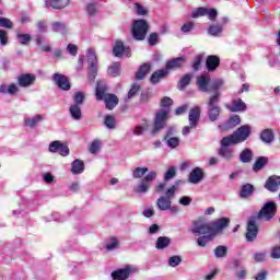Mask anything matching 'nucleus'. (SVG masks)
Masks as SVG:
<instances>
[{
  "label": "nucleus",
  "mask_w": 280,
  "mask_h": 280,
  "mask_svg": "<svg viewBox=\"0 0 280 280\" xmlns=\"http://www.w3.org/2000/svg\"><path fill=\"white\" fill-rule=\"evenodd\" d=\"M40 121H43V115H36L33 118H25V125L30 126V128H34V126H37Z\"/></svg>",
  "instance_id": "ea45409f"
},
{
  "label": "nucleus",
  "mask_w": 280,
  "mask_h": 280,
  "mask_svg": "<svg viewBox=\"0 0 280 280\" xmlns=\"http://www.w3.org/2000/svg\"><path fill=\"white\" fill-rule=\"evenodd\" d=\"M189 82H191V74H185L178 82L177 89L179 91H184L185 88L189 86Z\"/></svg>",
  "instance_id": "a19ab883"
},
{
  "label": "nucleus",
  "mask_w": 280,
  "mask_h": 280,
  "mask_svg": "<svg viewBox=\"0 0 280 280\" xmlns=\"http://www.w3.org/2000/svg\"><path fill=\"white\" fill-rule=\"evenodd\" d=\"M156 171H151L142 178L141 183L135 187L133 191L136 194H148L150 190V183H154V180H156Z\"/></svg>",
  "instance_id": "6e6552de"
},
{
  "label": "nucleus",
  "mask_w": 280,
  "mask_h": 280,
  "mask_svg": "<svg viewBox=\"0 0 280 280\" xmlns=\"http://www.w3.org/2000/svg\"><path fill=\"white\" fill-rule=\"evenodd\" d=\"M141 90V86L137 83L132 84L131 89L128 92V100H132L137 93Z\"/></svg>",
  "instance_id": "6e6d98bb"
},
{
  "label": "nucleus",
  "mask_w": 280,
  "mask_h": 280,
  "mask_svg": "<svg viewBox=\"0 0 280 280\" xmlns=\"http://www.w3.org/2000/svg\"><path fill=\"white\" fill-rule=\"evenodd\" d=\"M191 233H194V235H213V230L208 223L195 221L192 223Z\"/></svg>",
  "instance_id": "9b49d317"
},
{
  "label": "nucleus",
  "mask_w": 280,
  "mask_h": 280,
  "mask_svg": "<svg viewBox=\"0 0 280 280\" xmlns=\"http://www.w3.org/2000/svg\"><path fill=\"white\" fill-rule=\"evenodd\" d=\"M130 272H132V267L127 266L124 269H118L112 273L114 280H126L130 277Z\"/></svg>",
  "instance_id": "4be33fe9"
},
{
  "label": "nucleus",
  "mask_w": 280,
  "mask_h": 280,
  "mask_svg": "<svg viewBox=\"0 0 280 280\" xmlns=\"http://www.w3.org/2000/svg\"><path fill=\"white\" fill-rule=\"evenodd\" d=\"M253 161V151L250 149H245L240 154L241 163H250Z\"/></svg>",
  "instance_id": "72a5a7b5"
},
{
  "label": "nucleus",
  "mask_w": 280,
  "mask_h": 280,
  "mask_svg": "<svg viewBox=\"0 0 280 280\" xmlns=\"http://www.w3.org/2000/svg\"><path fill=\"white\" fill-rule=\"evenodd\" d=\"M183 182L178 180L173 185L171 188H168L165 192L164 198H168V200H172L176 194V189H178V185H180Z\"/></svg>",
  "instance_id": "c03bdc74"
},
{
  "label": "nucleus",
  "mask_w": 280,
  "mask_h": 280,
  "mask_svg": "<svg viewBox=\"0 0 280 280\" xmlns=\"http://www.w3.org/2000/svg\"><path fill=\"white\" fill-rule=\"evenodd\" d=\"M185 62H187L186 57L173 58L166 62V68L164 70L168 72L172 71V69H180Z\"/></svg>",
  "instance_id": "dca6fc26"
},
{
  "label": "nucleus",
  "mask_w": 280,
  "mask_h": 280,
  "mask_svg": "<svg viewBox=\"0 0 280 280\" xmlns=\"http://www.w3.org/2000/svg\"><path fill=\"white\" fill-rule=\"evenodd\" d=\"M180 261H183L180 256H173L168 259V266H171L172 268H176V266L180 265Z\"/></svg>",
  "instance_id": "bf43d9fd"
},
{
  "label": "nucleus",
  "mask_w": 280,
  "mask_h": 280,
  "mask_svg": "<svg viewBox=\"0 0 280 280\" xmlns=\"http://www.w3.org/2000/svg\"><path fill=\"white\" fill-rule=\"evenodd\" d=\"M170 119V109L162 108L155 113L154 124L152 133L156 135V132H161L165 126H167V120Z\"/></svg>",
  "instance_id": "20e7f679"
},
{
  "label": "nucleus",
  "mask_w": 280,
  "mask_h": 280,
  "mask_svg": "<svg viewBox=\"0 0 280 280\" xmlns=\"http://www.w3.org/2000/svg\"><path fill=\"white\" fill-rule=\"evenodd\" d=\"M16 40L20 43V45H30V43L32 42V35L18 33Z\"/></svg>",
  "instance_id": "58836bf2"
},
{
  "label": "nucleus",
  "mask_w": 280,
  "mask_h": 280,
  "mask_svg": "<svg viewBox=\"0 0 280 280\" xmlns=\"http://www.w3.org/2000/svg\"><path fill=\"white\" fill-rule=\"evenodd\" d=\"M277 214V203L273 201L265 203L261 210L258 212L256 217H250L247 221V232L245 237L248 242H255L257 240V235L259 234V225L257 224L259 220H265L266 222H270L272 218Z\"/></svg>",
  "instance_id": "f257e3e1"
},
{
  "label": "nucleus",
  "mask_w": 280,
  "mask_h": 280,
  "mask_svg": "<svg viewBox=\"0 0 280 280\" xmlns=\"http://www.w3.org/2000/svg\"><path fill=\"white\" fill-rule=\"evenodd\" d=\"M74 104H77V106H80V104H84V93L82 92H77L74 94Z\"/></svg>",
  "instance_id": "680f3d73"
},
{
  "label": "nucleus",
  "mask_w": 280,
  "mask_h": 280,
  "mask_svg": "<svg viewBox=\"0 0 280 280\" xmlns=\"http://www.w3.org/2000/svg\"><path fill=\"white\" fill-rule=\"evenodd\" d=\"M202 178H205V173L202 172V168L195 167L188 178V183H191L192 185H198V183H201Z\"/></svg>",
  "instance_id": "f3484780"
},
{
  "label": "nucleus",
  "mask_w": 280,
  "mask_h": 280,
  "mask_svg": "<svg viewBox=\"0 0 280 280\" xmlns=\"http://www.w3.org/2000/svg\"><path fill=\"white\" fill-rule=\"evenodd\" d=\"M214 237V235H203L197 240V244L198 246L205 248V246H207V243L211 242V240H213Z\"/></svg>",
  "instance_id": "3c124183"
},
{
  "label": "nucleus",
  "mask_w": 280,
  "mask_h": 280,
  "mask_svg": "<svg viewBox=\"0 0 280 280\" xmlns=\"http://www.w3.org/2000/svg\"><path fill=\"white\" fill-rule=\"evenodd\" d=\"M49 152H58L61 156L69 155V147L60 141H52L49 145Z\"/></svg>",
  "instance_id": "2eb2a0df"
},
{
  "label": "nucleus",
  "mask_w": 280,
  "mask_h": 280,
  "mask_svg": "<svg viewBox=\"0 0 280 280\" xmlns=\"http://www.w3.org/2000/svg\"><path fill=\"white\" fill-rule=\"evenodd\" d=\"M172 178H176V166H170L166 173L164 174V180H172Z\"/></svg>",
  "instance_id": "09e8293b"
},
{
  "label": "nucleus",
  "mask_w": 280,
  "mask_h": 280,
  "mask_svg": "<svg viewBox=\"0 0 280 280\" xmlns=\"http://www.w3.org/2000/svg\"><path fill=\"white\" fill-rule=\"evenodd\" d=\"M220 143L221 147L218 150V155L222 156V159H225V161L233 160L235 151L232 148H230V145H235L234 142H232L230 138L224 137L222 138Z\"/></svg>",
  "instance_id": "423d86ee"
},
{
  "label": "nucleus",
  "mask_w": 280,
  "mask_h": 280,
  "mask_svg": "<svg viewBox=\"0 0 280 280\" xmlns=\"http://www.w3.org/2000/svg\"><path fill=\"white\" fill-rule=\"evenodd\" d=\"M226 253H229V249L226 248V246L219 245L214 249V256L217 257V259H221L222 257H225Z\"/></svg>",
  "instance_id": "a18cd8bd"
},
{
  "label": "nucleus",
  "mask_w": 280,
  "mask_h": 280,
  "mask_svg": "<svg viewBox=\"0 0 280 280\" xmlns=\"http://www.w3.org/2000/svg\"><path fill=\"white\" fill-rule=\"evenodd\" d=\"M253 191H255V186H253L252 184H245L241 188L240 196L241 198H248L253 196Z\"/></svg>",
  "instance_id": "7c9ffc66"
},
{
  "label": "nucleus",
  "mask_w": 280,
  "mask_h": 280,
  "mask_svg": "<svg viewBox=\"0 0 280 280\" xmlns=\"http://www.w3.org/2000/svg\"><path fill=\"white\" fill-rule=\"evenodd\" d=\"M54 82L57 84L61 91H69L71 90V83H69V79L65 74L55 73L52 75Z\"/></svg>",
  "instance_id": "ddd939ff"
},
{
  "label": "nucleus",
  "mask_w": 280,
  "mask_h": 280,
  "mask_svg": "<svg viewBox=\"0 0 280 280\" xmlns=\"http://www.w3.org/2000/svg\"><path fill=\"white\" fill-rule=\"evenodd\" d=\"M172 104H174V101L167 96H165L161 100L162 108H167L170 110V106H172Z\"/></svg>",
  "instance_id": "052dcab7"
},
{
  "label": "nucleus",
  "mask_w": 280,
  "mask_h": 280,
  "mask_svg": "<svg viewBox=\"0 0 280 280\" xmlns=\"http://www.w3.org/2000/svg\"><path fill=\"white\" fill-rule=\"evenodd\" d=\"M67 51L70 54V56H78V46L74 44H69L67 47Z\"/></svg>",
  "instance_id": "0e129e2a"
},
{
  "label": "nucleus",
  "mask_w": 280,
  "mask_h": 280,
  "mask_svg": "<svg viewBox=\"0 0 280 280\" xmlns=\"http://www.w3.org/2000/svg\"><path fill=\"white\" fill-rule=\"evenodd\" d=\"M224 84V81L223 80H217L214 82H212L210 85H209V91L211 93V95H215V93H220V89H222V85Z\"/></svg>",
  "instance_id": "4c0bfd02"
},
{
  "label": "nucleus",
  "mask_w": 280,
  "mask_h": 280,
  "mask_svg": "<svg viewBox=\"0 0 280 280\" xmlns=\"http://www.w3.org/2000/svg\"><path fill=\"white\" fill-rule=\"evenodd\" d=\"M189 126L190 128H196L198 126V122L200 121V107L196 106L189 112Z\"/></svg>",
  "instance_id": "6ab92c4d"
},
{
  "label": "nucleus",
  "mask_w": 280,
  "mask_h": 280,
  "mask_svg": "<svg viewBox=\"0 0 280 280\" xmlns=\"http://www.w3.org/2000/svg\"><path fill=\"white\" fill-rule=\"evenodd\" d=\"M0 27L12 30V27H14V23H12V21L8 18L0 16Z\"/></svg>",
  "instance_id": "864d4df0"
},
{
  "label": "nucleus",
  "mask_w": 280,
  "mask_h": 280,
  "mask_svg": "<svg viewBox=\"0 0 280 280\" xmlns=\"http://www.w3.org/2000/svg\"><path fill=\"white\" fill-rule=\"evenodd\" d=\"M222 25L220 24H212L209 28H208V34H210L211 36H220L222 34Z\"/></svg>",
  "instance_id": "37998d69"
},
{
  "label": "nucleus",
  "mask_w": 280,
  "mask_h": 280,
  "mask_svg": "<svg viewBox=\"0 0 280 280\" xmlns=\"http://www.w3.org/2000/svg\"><path fill=\"white\" fill-rule=\"evenodd\" d=\"M211 82V77L209 75H201L197 78V86H199V90L203 93H210L211 90H209V83Z\"/></svg>",
  "instance_id": "b1692460"
},
{
  "label": "nucleus",
  "mask_w": 280,
  "mask_h": 280,
  "mask_svg": "<svg viewBox=\"0 0 280 280\" xmlns=\"http://www.w3.org/2000/svg\"><path fill=\"white\" fill-rule=\"evenodd\" d=\"M70 114H71V117H73L77 120L82 119V109L80 108V105H78V104L70 106Z\"/></svg>",
  "instance_id": "e433bc0d"
},
{
  "label": "nucleus",
  "mask_w": 280,
  "mask_h": 280,
  "mask_svg": "<svg viewBox=\"0 0 280 280\" xmlns=\"http://www.w3.org/2000/svg\"><path fill=\"white\" fill-rule=\"evenodd\" d=\"M135 10L139 16H145V14H148V9H145V7L141 5L140 3L135 4Z\"/></svg>",
  "instance_id": "4d7b16f0"
},
{
  "label": "nucleus",
  "mask_w": 280,
  "mask_h": 280,
  "mask_svg": "<svg viewBox=\"0 0 280 280\" xmlns=\"http://www.w3.org/2000/svg\"><path fill=\"white\" fill-rule=\"evenodd\" d=\"M200 16H208L210 21L218 19V10L205 7L197 8L191 13V19H200Z\"/></svg>",
  "instance_id": "9d476101"
},
{
  "label": "nucleus",
  "mask_w": 280,
  "mask_h": 280,
  "mask_svg": "<svg viewBox=\"0 0 280 280\" xmlns=\"http://www.w3.org/2000/svg\"><path fill=\"white\" fill-rule=\"evenodd\" d=\"M229 224H231V220L229 218L223 217L218 219L210 225L212 229V235L215 237V235H218V233H222V231H224Z\"/></svg>",
  "instance_id": "f8f14e48"
},
{
  "label": "nucleus",
  "mask_w": 280,
  "mask_h": 280,
  "mask_svg": "<svg viewBox=\"0 0 280 280\" xmlns=\"http://www.w3.org/2000/svg\"><path fill=\"white\" fill-rule=\"evenodd\" d=\"M86 56L90 69L88 78L89 80H95V77L97 75V56L95 55V50L89 48Z\"/></svg>",
  "instance_id": "1a4fd4ad"
},
{
  "label": "nucleus",
  "mask_w": 280,
  "mask_h": 280,
  "mask_svg": "<svg viewBox=\"0 0 280 280\" xmlns=\"http://www.w3.org/2000/svg\"><path fill=\"white\" fill-rule=\"evenodd\" d=\"M119 246V241L116 237H112L109 242L106 244L107 250H115Z\"/></svg>",
  "instance_id": "13d9d810"
},
{
  "label": "nucleus",
  "mask_w": 280,
  "mask_h": 280,
  "mask_svg": "<svg viewBox=\"0 0 280 280\" xmlns=\"http://www.w3.org/2000/svg\"><path fill=\"white\" fill-rule=\"evenodd\" d=\"M220 97H222L221 92H215L214 94H211L208 98V117L210 121H218V117H220Z\"/></svg>",
  "instance_id": "7ed1b4c3"
},
{
  "label": "nucleus",
  "mask_w": 280,
  "mask_h": 280,
  "mask_svg": "<svg viewBox=\"0 0 280 280\" xmlns=\"http://www.w3.org/2000/svg\"><path fill=\"white\" fill-rule=\"evenodd\" d=\"M150 69H152L150 63H143L136 73V80H143L150 73Z\"/></svg>",
  "instance_id": "c85d7f7f"
},
{
  "label": "nucleus",
  "mask_w": 280,
  "mask_h": 280,
  "mask_svg": "<svg viewBox=\"0 0 280 280\" xmlns=\"http://www.w3.org/2000/svg\"><path fill=\"white\" fill-rule=\"evenodd\" d=\"M148 128V124H144V126H137L135 129H133V135H142L143 132H145V129Z\"/></svg>",
  "instance_id": "774afa93"
},
{
  "label": "nucleus",
  "mask_w": 280,
  "mask_h": 280,
  "mask_svg": "<svg viewBox=\"0 0 280 280\" xmlns=\"http://www.w3.org/2000/svg\"><path fill=\"white\" fill-rule=\"evenodd\" d=\"M114 56L116 58H121V56H126V58H130L132 56L130 47L124 46V42H116L114 49H113Z\"/></svg>",
  "instance_id": "4468645a"
},
{
  "label": "nucleus",
  "mask_w": 280,
  "mask_h": 280,
  "mask_svg": "<svg viewBox=\"0 0 280 280\" xmlns=\"http://www.w3.org/2000/svg\"><path fill=\"white\" fill-rule=\"evenodd\" d=\"M148 174V167H136L132 172L133 178H143Z\"/></svg>",
  "instance_id": "49530a36"
},
{
  "label": "nucleus",
  "mask_w": 280,
  "mask_h": 280,
  "mask_svg": "<svg viewBox=\"0 0 280 280\" xmlns=\"http://www.w3.org/2000/svg\"><path fill=\"white\" fill-rule=\"evenodd\" d=\"M194 22H187L182 26V32L187 34V32H191L194 30Z\"/></svg>",
  "instance_id": "69168bd1"
},
{
  "label": "nucleus",
  "mask_w": 280,
  "mask_h": 280,
  "mask_svg": "<svg viewBox=\"0 0 280 280\" xmlns=\"http://www.w3.org/2000/svg\"><path fill=\"white\" fill-rule=\"evenodd\" d=\"M108 75H110L112 78H117V75H119L120 73V69H119V63L115 62L113 63L107 71Z\"/></svg>",
  "instance_id": "de8ad7c7"
},
{
  "label": "nucleus",
  "mask_w": 280,
  "mask_h": 280,
  "mask_svg": "<svg viewBox=\"0 0 280 280\" xmlns=\"http://www.w3.org/2000/svg\"><path fill=\"white\" fill-rule=\"evenodd\" d=\"M240 124H242V119L240 116L234 115L224 124V129L231 130V128H235V126H240Z\"/></svg>",
  "instance_id": "2f4dec72"
},
{
  "label": "nucleus",
  "mask_w": 280,
  "mask_h": 280,
  "mask_svg": "<svg viewBox=\"0 0 280 280\" xmlns=\"http://www.w3.org/2000/svg\"><path fill=\"white\" fill-rule=\"evenodd\" d=\"M265 187L268 189V191H279L280 187V177L277 175L270 176L265 184Z\"/></svg>",
  "instance_id": "aec40b11"
},
{
  "label": "nucleus",
  "mask_w": 280,
  "mask_h": 280,
  "mask_svg": "<svg viewBox=\"0 0 280 280\" xmlns=\"http://www.w3.org/2000/svg\"><path fill=\"white\" fill-rule=\"evenodd\" d=\"M248 137H250V126L248 125H244L232 135L226 136V138L230 139V141L235 145H237V143H244Z\"/></svg>",
  "instance_id": "39448f33"
},
{
  "label": "nucleus",
  "mask_w": 280,
  "mask_h": 280,
  "mask_svg": "<svg viewBox=\"0 0 280 280\" xmlns=\"http://www.w3.org/2000/svg\"><path fill=\"white\" fill-rule=\"evenodd\" d=\"M34 82H36V75L34 74L26 73L18 77L19 86H23V88L32 86Z\"/></svg>",
  "instance_id": "a211bd4d"
},
{
  "label": "nucleus",
  "mask_w": 280,
  "mask_h": 280,
  "mask_svg": "<svg viewBox=\"0 0 280 280\" xmlns=\"http://www.w3.org/2000/svg\"><path fill=\"white\" fill-rule=\"evenodd\" d=\"M170 72H167V70L165 69H161V70H158L155 71L151 78H150V82L151 84H159L161 82V80H163V78H166V75L168 74Z\"/></svg>",
  "instance_id": "bb28decb"
},
{
  "label": "nucleus",
  "mask_w": 280,
  "mask_h": 280,
  "mask_svg": "<svg viewBox=\"0 0 280 280\" xmlns=\"http://www.w3.org/2000/svg\"><path fill=\"white\" fill-rule=\"evenodd\" d=\"M100 148H102V141L94 140L90 145L91 154H97V152H100Z\"/></svg>",
  "instance_id": "5fc2aeb1"
},
{
  "label": "nucleus",
  "mask_w": 280,
  "mask_h": 280,
  "mask_svg": "<svg viewBox=\"0 0 280 280\" xmlns=\"http://www.w3.org/2000/svg\"><path fill=\"white\" fill-rule=\"evenodd\" d=\"M270 257L272 259H280V246H275L271 249Z\"/></svg>",
  "instance_id": "e2e57ef3"
},
{
  "label": "nucleus",
  "mask_w": 280,
  "mask_h": 280,
  "mask_svg": "<svg viewBox=\"0 0 280 280\" xmlns=\"http://www.w3.org/2000/svg\"><path fill=\"white\" fill-rule=\"evenodd\" d=\"M10 43V37L8 35V31L5 30H0V45L2 47H5Z\"/></svg>",
  "instance_id": "603ef678"
},
{
  "label": "nucleus",
  "mask_w": 280,
  "mask_h": 280,
  "mask_svg": "<svg viewBox=\"0 0 280 280\" xmlns=\"http://www.w3.org/2000/svg\"><path fill=\"white\" fill-rule=\"evenodd\" d=\"M170 244H172V240L167 236H160L158 237V241L155 243V248H158V250H163L165 248H167V246H170Z\"/></svg>",
  "instance_id": "cd10ccee"
},
{
  "label": "nucleus",
  "mask_w": 280,
  "mask_h": 280,
  "mask_svg": "<svg viewBox=\"0 0 280 280\" xmlns=\"http://www.w3.org/2000/svg\"><path fill=\"white\" fill-rule=\"evenodd\" d=\"M72 174H82L84 172V162L82 160H74L71 167Z\"/></svg>",
  "instance_id": "473e14b6"
},
{
  "label": "nucleus",
  "mask_w": 280,
  "mask_h": 280,
  "mask_svg": "<svg viewBox=\"0 0 280 280\" xmlns=\"http://www.w3.org/2000/svg\"><path fill=\"white\" fill-rule=\"evenodd\" d=\"M226 108L231 110V113H242L246 110V103L242 101V98L234 100L231 105H226Z\"/></svg>",
  "instance_id": "5701e85b"
},
{
  "label": "nucleus",
  "mask_w": 280,
  "mask_h": 280,
  "mask_svg": "<svg viewBox=\"0 0 280 280\" xmlns=\"http://www.w3.org/2000/svg\"><path fill=\"white\" fill-rule=\"evenodd\" d=\"M206 67L208 71H215L220 67V57L210 55L207 57Z\"/></svg>",
  "instance_id": "393cba45"
},
{
  "label": "nucleus",
  "mask_w": 280,
  "mask_h": 280,
  "mask_svg": "<svg viewBox=\"0 0 280 280\" xmlns=\"http://www.w3.org/2000/svg\"><path fill=\"white\" fill-rule=\"evenodd\" d=\"M104 125L109 130H115V128H117V120H115L114 116L107 115L105 117Z\"/></svg>",
  "instance_id": "79ce46f5"
},
{
  "label": "nucleus",
  "mask_w": 280,
  "mask_h": 280,
  "mask_svg": "<svg viewBox=\"0 0 280 280\" xmlns=\"http://www.w3.org/2000/svg\"><path fill=\"white\" fill-rule=\"evenodd\" d=\"M71 0H46V8H52V10H62L69 5Z\"/></svg>",
  "instance_id": "412c9836"
},
{
  "label": "nucleus",
  "mask_w": 280,
  "mask_h": 280,
  "mask_svg": "<svg viewBox=\"0 0 280 280\" xmlns=\"http://www.w3.org/2000/svg\"><path fill=\"white\" fill-rule=\"evenodd\" d=\"M148 22L145 20H137L133 22L132 35L136 40H144L148 34Z\"/></svg>",
  "instance_id": "0eeeda50"
},
{
  "label": "nucleus",
  "mask_w": 280,
  "mask_h": 280,
  "mask_svg": "<svg viewBox=\"0 0 280 280\" xmlns=\"http://www.w3.org/2000/svg\"><path fill=\"white\" fill-rule=\"evenodd\" d=\"M156 205L160 211H168L172 207V199L162 196L158 199Z\"/></svg>",
  "instance_id": "a878e982"
},
{
  "label": "nucleus",
  "mask_w": 280,
  "mask_h": 280,
  "mask_svg": "<svg viewBox=\"0 0 280 280\" xmlns=\"http://www.w3.org/2000/svg\"><path fill=\"white\" fill-rule=\"evenodd\" d=\"M51 28L52 32H57L59 34H67V32H69V30L67 28V24L62 23V22H54L51 24Z\"/></svg>",
  "instance_id": "f704fd0d"
},
{
  "label": "nucleus",
  "mask_w": 280,
  "mask_h": 280,
  "mask_svg": "<svg viewBox=\"0 0 280 280\" xmlns=\"http://www.w3.org/2000/svg\"><path fill=\"white\" fill-rule=\"evenodd\" d=\"M96 100H104L105 106L108 110H113V108L119 104L117 95L106 93V85H101L100 83H97L96 86Z\"/></svg>",
  "instance_id": "f03ea898"
},
{
  "label": "nucleus",
  "mask_w": 280,
  "mask_h": 280,
  "mask_svg": "<svg viewBox=\"0 0 280 280\" xmlns=\"http://www.w3.org/2000/svg\"><path fill=\"white\" fill-rule=\"evenodd\" d=\"M179 205H183V207H189L191 205V197L183 196L179 199Z\"/></svg>",
  "instance_id": "338daca9"
},
{
  "label": "nucleus",
  "mask_w": 280,
  "mask_h": 280,
  "mask_svg": "<svg viewBox=\"0 0 280 280\" xmlns=\"http://www.w3.org/2000/svg\"><path fill=\"white\" fill-rule=\"evenodd\" d=\"M165 141L168 145V148H178L180 140L178 138H170V131L167 136L165 137Z\"/></svg>",
  "instance_id": "8fccbe9b"
},
{
  "label": "nucleus",
  "mask_w": 280,
  "mask_h": 280,
  "mask_svg": "<svg viewBox=\"0 0 280 280\" xmlns=\"http://www.w3.org/2000/svg\"><path fill=\"white\" fill-rule=\"evenodd\" d=\"M266 165H268V158L260 156L254 163L253 171L254 172H260V170H264V167H266Z\"/></svg>",
  "instance_id": "c756f323"
},
{
  "label": "nucleus",
  "mask_w": 280,
  "mask_h": 280,
  "mask_svg": "<svg viewBox=\"0 0 280 280\" xmlns=\"http://www.w3.org/2000/svg\"><path fill=\"white\" fill-rule=\"evenodd\" d=\"M260 139L264 143H272L275 140V133H272L271 129H265L260 135Z\"/></svg>",
  "instance_id": "c9c22d12"
}]
</instances>
